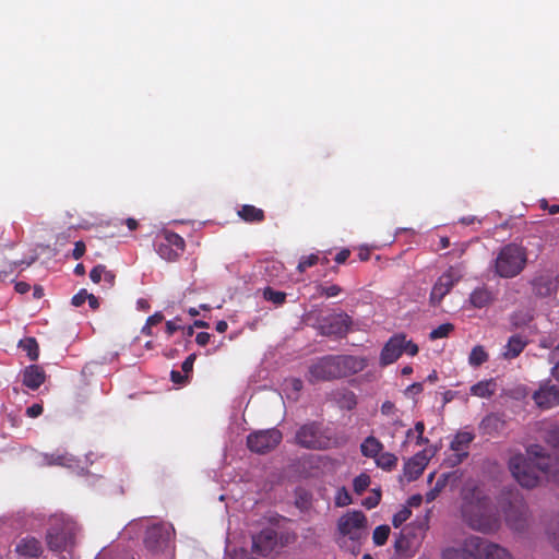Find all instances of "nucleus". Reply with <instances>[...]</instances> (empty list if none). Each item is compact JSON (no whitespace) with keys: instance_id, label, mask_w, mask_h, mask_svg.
Instances as JSON below:
<instances>
[{"instance_id":"e2e57ef3","label":"nucleus","mask_w":559,"mask_h":559,"mask_svg":"<svg viewBox=\"0 0 559 559\" xmlns=\"http://www.w3.org/2000/svg\"><path fill=\"white\" fill-rule=\"evenodd\" d=\"M181 330V326L176 324L174 321L166 322V333L171 336L175 332Z\"/></svg>"},{"instance_id":"603ef678","label":"nucleus","mask_w":559,"mask_h":559,"mask_svg":"<svg viewBox=\"0 0 559 559\" xmlns=\"http://www.w3.org/2000/svg\"><path fill=\"white\" fill-rule=\"evenodd\" d=\"M35 261V258H31L29 260H20L9 263V272L12 273L16 267L25 265L29 266Z\"/></svg>"},{"instance_id":"338daca9","label":"nucleus","mask_w":559,"mask_h":559,"mask_svg":"<svg viewBox=\"0 0 559 559\" xmlns=\"http://www.w3.org/2000/svg\"><path fill=\"white\" fill-rule=\"evenodd\" d=\"M421 501L423 497L420 495H413L412 497H409L407 502L411 507H419L421 504Z\"/></svg>"},{"instance_id":"b1692460","label":"nucleus","mask_w":559,"mask_h":559,"mask_svg":"<svg viewBox=\"0 0 559 559\" xmlns=\"http://www.w3.org/2000/svg\"><path fill=\"white\" fill-rule=\"evenodd\" d=\"M532 285L534 294L539 297H548L556 289L552 278L544 275L536 277Z\"/></svg>"},{"instance_id":"aec40b11","label":"nucleus","mask_w":559,"mask_h":559,"mask_svg":"<svg viewBox=\"0 0 559 559\" xmlns=\"http://www.w3.org/2000/svg\"><path fill=\"white\" fill-rule=\"evenodd\" d=\"M15 551L21 557L37 559L43 554V546L37 538L26 536L16 544Z\"/></svg>"},{"instance_id":"680f3d73","label":"nucleus","mask_w":559,"mask_h":559,"mask_svg":"<svg viewBox=\"0 0 559 559\" xmlns=\"http://www.w3.org/2000/svg\"><path fill=\"white\" fill-rule=\"evenodd\" d=\"M423 392V383L420 382H415L411 385L407 386L406 389V393H411V394H419Z\"/></svg>"},{"instance_id":"49530a36","label":"nucleus","mask_w":559,"mask_h":559,"mask_svg":"<svg viewBox=\"0 0 559 559\" xmlns=\"http://www.w3.org/2000/svg\"><path fill=\"white\" fill-rule=\"evenodd\" d=\"M197 358V355L195 354H191L189 355L185 361L182 362L181 365V369L182 371L188 376V373L192 372V369H193V364H194V360Z\"/></svg>"},{"instance_id":"2f4dec72","label":"nucleus","mask_w":559,"mask_h":559,"mask_svg":"<svg viewBox=\"0 0 559 559\" xmlns=\"http://www.w3.org/2000/svg\"><path fill=\"white\" fill-rule=\"evenodd\" d=\"M545 440L555 451H557L554 455L556 463L559 466V427L549 429L546 433Z\"/></svg>"},{"instance_id":"c9c22d12","label":"nucleus","mask_w":559,"mask_h":559,"mask_svg":"<svg viewBox=\"0 0 559 559\" xmlns=\"http://www.w3.org/2000/svg\"><path fill=\"white\" fill-rule=\"evenodd\" d=\"M353 502L352 496L345 487H341L336 490L334 497V503L338 508L347 507Z\"/></svg>"},{"instance_id":"9d476101","label":"nucleus","mask_w":559,"mask_h":559,"mask_svg":"<svg viewBox=\"0 0 559 559\" xmlns=\"http://www.w3.org/2000/svg\"><path fill=\"white\" fill-rule=\"evenodd\" d=\"M282 439V432L276 428L258 430L248 435L247 447L251 452L265 454L275 449Z\"/></svg>"},{"instance_id":"6ab92c4d","label":"nucleus","mask_w":559,"mask_h":559,"mask_svg":"<svg viewBox=\"0 0 559 559\" xmlns=\"http://www.w3.org/2000/svg\"><path fill=\"white\" fill-rule=\"evenodd\" d=\"M428 456L425 451H420L416 453L414 456H412L405 464H404V476L407 478L408 481L416 480L425 471L427 464H428Z\"/></svg>"},{"instance_id":"c03bdc74","label":"nucleus","mask_w":559,"mask_h":559,"mask_svg":"<svg viewBox=\"0 0 559 559\" xmlns=\"http://www.w3.org/2000/svg\"><path fill=\"white\" fill-rule=\"evenodd\" d=\"M105 269V265L98 264L91 270L90 278L92 280L93 283L98 284L103 280Z\"/></svg>"},{"instance_id":"72a5a7b5","label":"nucleus","mask_w":559,"mask_h":559,"mask_svg":"<svg viewBox=\"0 0 559 559\" xmlns=\"http://www.w3.org/2000/svg\"><path fill=\"white\" fill-rule=\"evenodd\" d=\"M390 526L389 525H379L373 530L372 540L376 546H383L389 538L390 535Z\"/></svg>"},{"instance_id":"3c124183","label":"nucleus","mask_w":559,"mask_h":559,"mask_svg":"<svg viewBox=\"0 0 559 559\" xmlns=\"http://www.w3.org/2000/svg\"><path fill=\"white\" fill-rule=\"evenodd\" d=\"M170 379L176 384H183L187 382L188 376L186 373L182 374L180 371L171 370Z\"/></svg>"},{"instance_id":"774afa93","label":"nucleus","mask_w":559,"mask_h":559,"mask_svg":"<svg viewBox=\"0 0 559 559\" xmlns=\"http://www.w3.org/2000/svg\"><path fill=\"white\" fill-rule=\"evenodd\" d=\"M558 359L559 360V344L557 346H555L549 355H548V360H556Z\"/></svg>"},{"instance_id":"a878e982","label":"nucleus","mask_w":559,"mask_h":559,"mask_svg":"<svg viewBox=\"0 0 559 559\" xmlns=\"http://www.w3.org/2000/svg\"><path fill=\"white\" fill-rule=\"evenodd\" d=\"M382 450V442L373 436L367 437L360 444V452L366 457L376 459Z\"/></svg>"},{"instance_id":"58836bf2","label":"nucleus","mask_w":559,"mask_h":559,"mask_svg":"<svg viewBox=\"0 0 559 559\" xmlns=\"http://www.w3.org/2000/svg\"><path fill=\"white\" fill-rule=\"evenodd\" d=\"M454 330V325L451 323L440 324L438 328L433 329L429 337L430 340H438L449 336V334Z\"/></svg>"},{"instance_id":"6e6552de","label":"nucleus","mask_w":559,"mask_h":559,"mask_svg":"<svg viewBox=\"0 0 559 559\" xmlns=\"http://www.w3.org/2000/svg\"><path fill=\"white\" fill-rule=\"evenodd\" d=\"M418 350V346L412 341L406 340V335L404 333L394 334L388 340L380 353V365H391L404 353L409 356H415Z\"/></svg>"},{"instance_id":"f704fd0d","label":"nucleus","mask_w":559,"mask_h":559,"mask_svg":"<svg viewBox=\"0 0 559 559\" xmlns=\"http://www.w3.org/2000/svg\"><path fill=\"white\" fill-rule=\"evenodd\" d=\"M503 421L495 414H490L486 416L481 421V427L487 431L491 432L492 430L497 431L502 428Z\"/></svg>"},{"instance_id":"a19ab883","label":"nucleus","mask_w":559,"mask_h":559,"mask_svg":"<svg viewBox=\"0 0 559 559\" xmlns=\"http://www.w3.org/2000/svg\"><path fill=\"white\" fill-rule=\"evenodd\" d=\"M412 515V511L407 508V507H404L402 508L399 512H396L394 515H393V519H392V524L394 527H400L404 522H406Z\"/></svg>"},{"instance_id":"4be33fe9","label":"nucleus","mask_w":559,"mask_h":559,"mask_svg":"<svg viewBox=\"0 0 559 559\" xmlns=\"http://www.w3.org/2000/svg\"><path fill=\"white\" fill-rule=\"evenodd\" d=\"M526 344V341H524L522 336L518 334L512 335L504 346L502 357L509 360L516 358L524 350Z\"/></svg>"},{"instance_id":"0eeeda50","label":"nucleus","mask_w":559,"mask_h":559,"mask_svg":"<svg viewBox=\"0 0 559 559\" xmlns=\"http://www.w3.org/2000/svg\"><path fill=\"white\" fill-rule=\"evenodd\" d=\"M296 442L310 450H328L337 445L336 439L328 436L317 421L302 425L296 432Z\"/></svg>"},{"instance_id":"de8ad7c7","label":"nucleus","mask_w":559,"mask_h":559,"mask_svg":"<svg viewBox=\"0 0 559 559\" xmlns=\"http://www.w3.org/2000/svg\"><path fill=\"white\" fill-rule=\"evenodd\" d=\"M85 243L82 241V240H79L75 242L74 245V249L72 251V257L75 259V260H79L83 257V254L85 253Z\"/></svg>"},{"instance_id":"a18cd8bd","label":"nucleus","mask_w":559,"mask_h":559,"mask_svg":"<svg viewBox=\"0 0 559 559\" xmlns=\"http://www.w3.org/2000/svg\"><path fill=\"white\" fill-rule=\"evenodd\" d=\"M88 298V293L86 289H81L78 294H75L73 297H72V305L75 306V307H80L82 306Z\"/></svg>"},{"instance_id":"f257e3e1","label":"nucleus","mask_w":559,"mask_h":559,"mask_svg":"<svg viewBox=\"0 0 559 559\" xmlns=\"http://www.w3.org/2000/svg\"><path fill=\"white\" fill-rule=\"evenodd\" d=\"M367 359L352 355H326L312 362L306 374L309 383L346 378L362 371Z\"/></svg>"},{"instance_id":"cd10ccee","label":"nucleus","mask_w":559,"mask_h":559,"mask_svg":"<svg viewBox=\"0 0 559 559\" xmlns=\"http://www.w3.org/2000/svg\"><path fill=\"white\" fill-rule=\"evenodd\" d=\"M474 558V554L468 549L466 539L463 543L462 548L450 547L443 550L442 559H471Z\"/></svg>"},{"instance_id":"4c0bfd02","label":"nucleus","mask_w":559,"mask_h":559,"mask_svg":"<svg viewBox=\"0 0 559 559\" xmlns=\"http://www.w3.org/2000/svg\"><path fill=\"white\" fill-rule=\"evenodd\" d=\"M370 485V477L369 475L362 473L354 478L353 480V488L354 491L358 495H361Z\"/></svg>"},{"instance_id":"bf43d9fd","label":"nucleus","mask_w":559,"mask_h":559,"mask_svg":"<svg viewBox=\"0 0 559 559\" xmlns=\"http://www.w3.org/2000/svg\"><path fill=\"white\" fill-rule=\"evenodd\" d=\"M287 382L295 392L298 393L302 390L304 384L300 379L292 378V379L287 380Z\"/></svg>"},{"instance_id":"1a4fd4ad","label":"nucleus","mask_w":559,"mask_h":559,"mask_svg":"<svg viewBox=\"0 0 559 559\" xmlns=\"http://www.w3.org/2000/svg\"><path fill=\"white\" fill-rule=\"evenodd\" d=\"M466 545L473 551L474 559H513L506 548L489 543L479 536H468Z\"/></svg>"},{"instance_id":"5701e85b","label":"nucleus","mask_w":559,"mask_h":559,"mask_svg":"<svg viewBox=\"0 0 559 559\" xmlns=\"http://www.w3.org/2000/svg\"><path fill=\"white\" fill-rule=\"evenodd\" d=\"M238 216L246 223H262L265 218L264 211L254 205L245 204L238 210Z\"/></svg>"},{"instance_id":"5fc2aeb1","label":"nucleus","mask_w":559,"mask_h":559,"mask_svg":"<svg viewBox=\"0 0 559 559\" xmlns=\"http://www.w3.org/2000/svg\"><path fill=\"white\" fill-rule=\"evenodd\" d=\"M407 546L408 540L404 536H400L394 543V548L397 552L405 551Z\"/></svg>"},{"instance_id":"9b49d317","label":"nucleus","mask_w":559,"mask_h":559,"mask_svg":"<svg viewBox=\"0 0 559 559\" xmlns=\"http://www.w3.org/2000/svg\"><path fill=\"white\" fill-rule=\"evenodd\" d=\"M185 248L186 242L180 235L166 230L160 235L156 250L162 259L173 262L183 253Z\"/></svg>"},{"instance_id":"13d9d810","label":"nucleus","mask_w":559,"mask_h":559,"mask_svg":"<svg viewBox=\"0 0 559 559\" xmlns=\"http://www.w3.org/2000/svg\"><path fill=\"white\" fill-rule=\"evenodd\" d=\"M164 320V316L162 312H155L154 314L150 316L146 320V323H148V325H157L159 324L162 321Z\"/></svg>"},{"instance_id":"a211bd4d","label":"nucleus","mask_w":559,"mask_h":559,"mask_svg":"<svg viewBox=\"0 0 559 559\" xmlns=\"http://www.w3.org/2000/svg\"><path fill=\"white\" fill-rule=\"evenodd\" d=\"M475 436L468 431H460L451 442V450L454 452L453 464L462 463L468 456V447Z\"/></svg>"},{"instance_id":"7ed1b4c3","label":"nucleus","mask_w":559,"mask_h":559,"mask_svg":"<svg viewBox=\"0 0 559 559\" xmlns=\"http://www.w3.org/2000/svg\"><path fill=\"white\" fill-rule=\"evenodd\" d=\"M78 532V524L70 518L63 514L52 515L49 520V528L46 534L48 548L55 552L73 548Z\"/></svg>"},{"instance_id":"473e14b6","label":"nucleus","mask_w":559,"mask_h":559,"mask_svg":"<svg viewBox=\"0 0 559 559\" xmlns=\"http://www.w3.org/2000/svg\"><path fill=\"white\" fill-rule=\"evenodd\" d=\"M312 496L305 489H298L296 491V507L301 511H307L311 508Z\"/></svg>"},{"instance_id":"393cba45","label":"nucleus","mask_w":559,"mask_h":559,"mask_svg":"<svg viewBox=\"0 0 559 559\" xmlns=\"http://www.w3.org/2000/svg\"><path fill=\"white\" fill-rule=\"evenodd\" d=\"M493 300L492 293L486 287H478L469 295V302L474 308H484Z\"/></svg>"},{"instance_id":"c756f323","label":"nucleus","mask_w":559,"mask_h":559,"mask_svg":"<svg viewBox=\"0 0 559 559\" xmlns=\"http://www.w3.org/2000/svg\"><path fill=\"white\" fill-rule=\"evenodd\" d=\"M374 461L378 467L389 472L397 465V456L390 452L381 451Z\"/></svg>"},{"instance_id":"bb28decb","label":"nucleus","mask_w":559,"mask_h":559,"mask_svg":"<svg viewBox=\"0 0 559 559\" xmlns=\"http://www.w3.org/2000/svg\"><path fill=\"white\" fill-rule=\"evenodd\" d=\"M497 383L493 379L479 381L472 385L471 393L474 396L489 399L496 392Z\"/></svg>"},{"instance_id":"37998d69","label":"nucleus","mask_w":559,"mask_h":559,"mask_svg":"<svg viewBox=\"0 0 559 559\" xmlns=\"http://www.w3.org/2000/svg\"><path fill=\"white\" fill-rule=\"evenodd\" d=\"M549 533L552 546L559 551V520L550 525Z\"/></svg>"},{"instance_id":"f3484780","label":"nucleus","mask_w":559,"mask_h":559,"mask_svg":"<svg viewBox=\"0 0 559 559\" xmlns=\"http://www.w3.org/2000/svg\"><path fill=\"white\" fill-rule=\"evenodd\" d=\"M459 282V277L454 275L452 269L442 273L435 283L430 293V304L439 306L442 299L451 292L453 286Z\"/></svg>"},{"instance_id":"ea45409f","label":"nucleus","mask_w":559,"mask_h":559,"mask_svg":"<svg viewBox=\"0 0 559 559\" xmlns=\"http://www.w3.org/2000/svg\"><path fill=\"white\" fill-rule=\"evenodd\" d=\"M319 261H320V259H319L318 254H314V253L301 257V259L297 265V270L300 273H304L307 269L316 265Z\"/></svg>"},{"instance_id":"e433bc0d","label":"nucleus","mask_w":559,"mask_h":559,"mask_svg":"<svg viewBox=\"0 0 559 559\" xmlns=\"http://www.w3.org/2000/svg\"><path fill=\"white\" fill-rule=\"evenodd\" d=\"M263 296L267 301H272L275 305H282L286 300V294L283 292L274 290L271 287H266L263 292Z\"/></svg>"},{"instance_id":"f03ea898","label":"nucleus","mask_w":559,"mask_h":559,"mask_svg":"<svg viewBox=\"0 0 559 559\" xmlns=\"http://www.w3.org/2000/svg\"><path fill=\"white\" fill-rule=\"evenodd\" d=\"M368 536V519L362 511L349 510L338 518L335 542L346 551L357 555Z\"/></svg>"},{"instance_id":"864d4df0","label":"nucleus","mask_w":559,"mask_h":559,"mask_svg":"<svg viewBox=\"0 0 559 559\" xmlns=\"http://www.w3.org/2000/svg\"><path fill=\"white\" fill-rule=\"evenodd\" d=\"M380 502V493H377L376 496L368 497L364 500L362 504L368 508L372 509L376 508Z\"/></svg>"},{"instance_id":"7c9ffc66","label":"nucleus","mask_w":559,"mask_h":559,"mask_svg":"<svg viewBox=\"0 0 559 559\" xmlns=\"http://www.w3.org/2000/svg\"><path fill=\"white\" fill-rule=\"evenodd\" d=\"M19 347L26 352L31 360H37L39 357V346L34 337H26L20 341Z\"/></svg>"},{"instance_id":"4d7b16f0","label":"nucleus","mask_w":559,"mask_h":559,"mask_svg":"<svg viewBox=\"0 0 559 559\" xmlns=\"http://www.w3.org/2000/svg\"><path fill=\"white\" fill-rule=\"evenodd\" d=\"M211 334L207 332H200L195 336V342L200 346H205L210 342Z\"/></svg>"},{"instance_id":"69168bd1","label":"nucleus","mask_w":559,"mask_h":559,"mask_svg":"<svg viewBox=\"0 0 559 559\" xmlns=\"http://www.w3.org/2000/svg\"><path fill=\"white\" fill-rule=\"evenodd\" d=\"M115 274L111 272V271H108L107 269H105V273H104V276H103V280L109 285V286H112L114 283H115Z\"/></svg>"},{"instance_id":"79ce46f5","label":"nucleus","mask_w":559,"mask_h":559,"mask_svg":"<svg viewBox=\"0 0 559 559\" xmlns=\"http://www.w3.org/2000/svg\"><path fill=\"white\" fill-rule=\"evenodd\" d=\"M341 293H342V288H341V286H338L336 284L320 287V294L324 295L328 298L336 297Z\"/></svg>"},{"instance_id":"20e7f679","label":"nucleus","mask_w":559,"mask_h":559,"mask_svg":"<svg viewBox=\"0 0 559 559\" xmlns=\"http://www.w3.org/2000/svg\"><path fill=\"white\" fill-rule=\"evenodd\" d=\"M507 524L514 531H523L527 522V506L516 488H504L498 500Z\"/></svg>"},{"instance_id":"052dcab7","label":"nucleus","mask_w":559,"mask_h":559,"mask_svg":"<svg viewBox=\"0 0 559 559\" xmlns=\"http://www.w3.org/2000/svg\"><path fill=\"white\" fill-rule=\"evenodd\" d=\"M548 362L554 365L550 369L551 377L559 382V360H548Z\"/></svg>"},{"instance_id":"f8f14e48","label":"nucleus","mask_w":559,"mask_h":559,"mask_svg":"<svg viewBox=\"0 0 559 559\" xmlns=\"http://www.w3.org/2000/svg\"><path fill=\"white\" fill-rule=\"evenodd\" d=\"M281 547L278 533L272 527H265L252 535V552L261 557H269Z\"/></svg>"},{"instance_id":"dca6fc26","label":"nucleus","mask_w":559,"mask_h":559,"mask_svg":"<svg viewBox=\"0 0 559 559\" xmlns=\"http://www.w3.org/2000/svg\"><path fill=\"white\" fill-rule=\"evenodd\" d=\"M463 514L473 530L483 533H491L497 531L499 527V519L496 515L483 512L474 513L467 506L464 507Z\"/></svg>"},{"instance_id":"423d86ee","label":"nucleus","mask_w":559,"mask_h":559,"mask_svg":"<svg viewBox=\"0 0 559 559\" xmlns=\"http://www.w3.org/2000/svg\"><path fill=\"white\" fill-rule=\"evenodd\" d=\"M509 469L515 480L524 488H534L539 483L538 471L546 475H552L551 466L548 464L539 463L538 467H535L533 463L523 454L519 453L510 457Z\"/></svg>"},{"instance_id":"412c9836","label":"nucleus","mask_w":559,"mask_h":559,"mask_svg":"<svg viewBox=\"0 0 559 559\" xmlns=\"http://www.w3.org/2000/svg\"><path fill=\"white\" fill-rule=\"evenodd\" d=\"M46 380V372L38 365L27 366L23 371V384L29 390H37Z\"/></svg>"},{"instance_id":"39448f33","label":"nucleus","mask_w":559,"mask_h":559,"mask_svg":"<svg viewBox=\"0 0 559 559\" xmlns=\"http://www.w3.org/2000/svg\"><path fill=\"white\" fill-rule=\"evenodd\" d=\"M527 262L526 249L516 243L502 247L495 260V273L503 278L519 275Z\"/></svg>"},{"instance_id":"ddd939ff","label":"nucleus","mask_w":559,"mask_h":559,"mask_svg":"<svg viewBox=\"0 0 559 559\" xmlns=\"http://www.w3.org/2000/svg\"><path fill=\"white\" fill-rule=\"evenodd\" d=\"M174 535L173 527L166 524H154L145 532L144 545L151 552L164 551Z\"/></svg>"},{"instance_id":"09e8293b","label":"nucleus","mask_w":559,"mask_h":559,"mask_svg":"<svg viewBox=\"0 0 559 559\" xmlns=\"http://www.w3.org/2000/svg\"><path fill=\"white\" fill-rule=\"evenodd\" d=\"M381 413L384 416L395 415L396 407H395L394 403H392L391 401L383 402L381 405Z\"/></svg>"},{"instance_id":"0e129e2a","label":"nucleus","mask_w":559,"mask_h":559,"mask_svg":"<svg viewBox=\"0 0 559 559\" xmlns=\"http://www.w3.org/2000/svg\"><path fill=\"white\" fill-rule=\"evenodd\" d=\"M14 288L17 293L25 294L31 289V286L26 282H17L15 283Z\"/></svg>"},{"instance_id":"2eb2a0df","label":"nucleus","mask_w":559,"mask_h":559,"mask_svg":"<svg viewBox=\"0 0 559 559\" xmlns=\"http://www.w3.org/2000/svg\"><path fill=\"white\" fill-rule=\"evenodd\" d=\"M532 399L540 409H550L559 405V386L551 383V380H544L539 388L533 393Z\"/></svg>"},{"instance_id":"6e6d98bb","label":"nucleus","mask_w":559,"mask_h":559,"mask_svg":"<svg viewBox=\"0 0 559 559\" xmlns=\"http://www.w3.org/2000/svg\"><path fill=\"white\" fill-rule=\"evenodd\" d=\"M350 255V250L349 249H342L334 258L335 262L337 264H342V263H345L346 260L349 258Z\"/></svg>"},{"instance_id":"8fccbe9b","label":"nucleus","mask_w":559,"mask_h":559,"mask_svg":"<svg viewBox=\"0 0 559 559\" xmlns=\"http://www.w3.org/2000/svg\"><path fill=\"white\" fill-rule=\"evenodd\" d=\"M44 407L40 404H33L32 406L27 407L26 415L28 417L35 418L43 414Z\"/></svg>"},{"instance_id":"4468645a","label":"nucleus","mask_w":559,"mask_h":559,"mask_svg":"<svg viewBox=\"0 0 559 559\" xmlns=\"http://www.w3.org/2000/svg\"><path fill=\"white\" fill-rule=\"evenodd\" d=\"M353 324L352 318L345 313H334L325 317L320 324V333L324 336L344 337Z\"/></svg>"},{"instance_id":"c85d7f7f","label":"nucleus","mask_w":559,"mask_h":559,"mask_svg":"<svg viewBox=\"0 0 559 559\" xmlns=\"http://www.w3.org/2000/svg\"><path fill=\"white\" fill-rule=\"evenodd\" d=\"M489 359V355L486 352L485 347L481 345H476L472 348L469 356H468V364L477 368L485 364Z\"/></svg>"}]
</instances>
